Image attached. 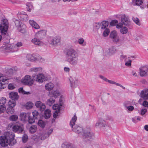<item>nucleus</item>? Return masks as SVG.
Returning <instances> with one entry per match:
<instances>
[{
	"instance_id": "0e129e2a",
	"label": "nucleus",
	"mask_w": 148,
	"mask_h": 148,
	"mask_svg": "<svg viewBox=\"0 0 148 148\" xmlns=\"http://www.w3.org/2000/svg\"><path fill=\"white\" fill-rule=\"evenodd\" d=\"M8 88L9 89L12 90L15 87L12 84H10L8 85Z\"/></svg>"
},
{
	"instance_id": "9b49d317",
	"label": "nucleus",
	"mask_w": 148,
	"mask_h": 148,
	"mask_svg": "<svg viewBox=\"0 0 148 148\" xmlns=\"http://www.w3.org/2000/svg\"><path fill=\"white\" fill-rule=\"evenodd\" d=\"M140 75L141 77L146 76L148 75V66H143L139 69Z\"/></svg>"
},
{
	"instance_id": "a878e982",
	"label": "nucleus",
	"mask_w": 148,
	"mask_h": 148,
	"mask_svg": "<svg viewBox=\"0 0 148 148\" xmlns=\"http://www.w3.org/2000/svg\"><path fill=\"white\" fill-rule=\"evenodd\" d=\"M54 85L52 83H49L45 85V88L46 90L50 91L52 90L54 87Z\"/></svg>"
},
{
	"instance_id": "a211bd4d",
	"label": "nucleus",
	"mask_w": 148,
	"mask_h": 148,
	"mask_svg": "<svg viewBox=\"0 0 148 148\" xmlns=\"http://www.w3.org/2000/svg\"><path fill=\"white\" fill-rule=\"evenodd\" d=\"M60 106H59L58 104L54 105L52 107L53 109L56 110L53 113V115L54 118H56L58 116L60 109Z\"/></svg>"
},
{
	"instance_id": "ea45409f",
	"label": "nucleus",
	"mask_w": 148,
	"mask_h": 148,
	"mask_svg": "<svg viewBox=\"0 0 148 148\" xmlns=\"http://www.w3.org/2000/svg\"><path fill=\"white\" fill-rule=\"evenodd\" d=\"M38 124L39 126L42 128L44 127L45 125V122L41 120H39Z\"/></svg>"
},
{
	"instance_id": "dca6fc26",
	"label": "nucleus",
	"mask_w": 148,
	"mask_h": 148,
	"mask_svg": "<svg viewBox=\"0 0 148 148\" xmlns=\"http://www.w3.org/2000/svg\"><path fill=\"white\" fill-rule=\"evenodd\" d=\"M4 48L7 51H10L12 52L16 51L18 50L16 45L13 44L8 45L6 46Z\"/></svg>"
},
{
	"instance_id": "bf43d9fd",
	"label": "nucleus",
	"mask_w": 148,
	"mask_h": 148,
	"mask_svg": "<svg viewBox=\"0 0 148 148\" xmlns=\"http://www.w3.org/2000/svg\"><path fill=\"white\" fill-rule=\"evenodd\" d=\"M125 64L127 66H130L131 65L132 61L131 60L129 59L125 61Z\"/></svg>"
},
{
	"instance_id": "13d9d810",
	"label": "nucleus",
	"mask_w": 148,
	"mask_h": 148,
	"mask_svg": "<svg viewBox=\"0 0 148 148\" xmlns=\"http://www.w3.org/2000/svg\"><path fill=\"white\" fill-rule=\"evenodd\" d=\"M71 145L67 143H64L62 145V148H70Z\"/></svg>"
},
{
	"instance_id": "6e6552de",
	"label": "nucleus",
	"mask_w": 148,
	"mask_h": 148,
	"mask_svg": "<svg viewBox=\"0 0 148 148\" xmlns=\"http://www.w3.org/2000/svg\"><path fill=\"white\" fill-rule=\"evenodd\" d=\"M121 22L124 25L131 28L132 26L131 25V22L130 21L129 17L125 14L121 15Z\"/></svg>"
},
{
	"instance_id": "20e7f679",
	"label": "nucleus",
	"mask_w": 148,
	"mask_h": 148,
	"mask_svg": "<svg viewBox=\"0 0 148 148\" xmlns=\"http://www.w3.org/2000/svg\"><path fill=\"white\" fill-rule=\"evenodd\" d=\"M47 40L49 44L53 47H56L61 44V37L59 36L49 37Z\"/></svg>"
},
{
	"instance_id": "3c124183",
	"label": "nucleus",
	"mask_w": 148,
	"mask_h": 148,
	"mask_svg": "<svg viewBox=\"0 0 148 148\" xmlns=\"http://www.w3.org/2000/svg\"><path fill=\"white\" fill-rule=\"evenodd\" d=\"M35 119L34 117L33 118L32 117H31L30 116H29L28 117V121L29 123L32 124L34 123L35 122Z\"/></svg>"
},
{
	"instance_id": "f8f14e48",
	"label": "nucleus",
	"mask_w": 148,
	"mask_h": 148,
	"mask_svg": "<svg viewBox=\"0 0 148 148\" xmlns=\"http://www.w3.org/2000/svg\"><path fill=\"white\" fill-rule=\"evenodd\" d=\"M116 51V48L115 47L112 46L108 49H106L104 53L106 56H109L114 54Z\"/></svg>"
},
{
	"instance_id": "37998d69",
	"label": "nucleus",
	"mask_w": 148,
	"mask_h": 148,
	"mask_svg": "<svg viewBox=\"0 0 148 148\" xmlns=\"http://www.w3.org/2000/svg\"><path fill=\"white\" fill-rule=\"evenodd\" d=\"M32 114L33 117L35 119H37L38 116H39V114L38 111L36 110H34L32 112Z\"/></svg>"
},
{
	"instance_id": "412c9836",
	"label": "nucleus",
	"mask_w": 148,
	"mask_h": 148,
	"mask_svg": "<svg viewBox=\"0 0 148 148\" xmlns=\"http://www.w3.org/2000/svg\"><path fill=\"white\" fill-rule=\"evenodd\" d=\"M35 105L41 111L44 110L46 108L45 105L44 104H43L40 101H37L35 103Z\"/></svg>"
},
{
	"instance_id": "603ef678",
	"label": "nucleus",
	"mask_w": 148,
	"mask_h": 148,
	"mask_svg": "<svg viewBox=\"0 0 148 148\" xmlns=\"http://www.w3.org/2000/svg\"><path fill=\"white\" fill-rule=\"evenodd\" d=\"M147 110L146 109H142L141 111L139 112V114L141 116H143L147 112Z\"/></svg>"
},
{
	"instance_id": "bb28decb",
	"label": "nucleus",
	"mask_w": 148,
	"mask_h": 148,
	"mask_svg": "<svg viewBox=\"0 0 148 148\" xmlns=\"http://www.w3.org/2000/svg\"><path fill=\"white\" fill-rule=\"evenodd\" d=\"M108 22L107 21H104L100 23V26L102 29H104L108 28Z\"/></svg>"
},
{
	"instance_id": "4be33fe9",
	"label": "nucleus",
	"mask_w": 148,
	"mask_h": 148,
	"mask_svg": "<svg viewBox=\"0 0 148 148\" xmlns=\"http://www.w3.org/2000/svg\"><path fill=\"white\" fill-rule=\"evenodd\" d=\"M9 97L12 100L14 101L17 100L18 98V95L17 92H11L9 94Z\"/></svg>"
},
{
	"instance_id": "7c9ffc66",
	"label": "nucleus",
	"mask_w": 148,
	"mask_h": 148,
	"mask_svg": "<svg viewBox=\"0 0 148 148\" xmlns=\"http://www.w3.org/2000/svg\"><path fill=\"white\" fill-rule=\"evenodd\" d=\"M51 115V111L49 110H46L45 112L44 117L45 119L49 118Z\"/></svg>"
},
{
	"instance_id": "1a4fd4ad",
	"label": "nucleus",
	"mask_w": 148,
	"mask_h": 148,
	"mask_svg": "<svg viewBox=\"0 0 148 148\" xmlns=\"http://www.w3.org/2000/svg\"><path fill=\"white\" fill-rule=\"evenodd\" d=\"M21 81L23 84L28 86H32L34 83L33 79H32L31 77L29 75H25L24 77L21 79Z\"/></svg>"
},
{
	"instance_id": "f03ea898",
	"label": "nucleus",
	"mask_w": 148,
	"mask_h": 148,
	"mask_svg": "<svg viewBox=\"0 0 148 148\" xmlns=\"http://www.w3.org/2000/svg\"><path fill=\"white\" fill-rule=\"evenodd\" d=\"M66 60L70 64L75 65L78 62V54L75 50L72 48H69L66 50Z\"/></svg>"
},
{
	"instance_id": "2f4dec72",
	"label": "nucleus",
	"mask_w": 148,
	"mask_h": 148,
	"mask_svg": "<svg viewBox=\"0 0 148 148\" xmlns=\"http://www.w3.org/2000/svg\"><path fill=\"white\" fill-rule=\"evenodd\" d=\"M42 70V68L41 67H34L30 69V71L33 73H37L41 72Z\"/></svg>"
},
{
	"instance_id": "8fccbe9b",
	"label": "nucleus",
	"mask_w": 148,
	"mask_h": 148,
	"mask_svg": "<svg viewBox=\"0 0 148 148\" xmlns=\"http://www.w3.org/2000/svg\"><path fill=\"white\" fill-rule=\"evenodd\" d=\"M6 73L7 75L9 76H11L13 73V69H8Z\"/></svg>"
},
{
	"instance_id": "6e6d98bb",
	"label": "nucleus",
	"mask_w": 148,
	"mask_h": 148,
	"mask_svg": "<svg viewBox=\"0 0 148 148\" xmlns=\"http://www.w3.org/2000/svg\"><path fill=\"white\" fill-rule=\"evenodd\" d=\"M5 105H1L0 106V113H3L5 111Z\"/></svg>"
},
{
	"instance_id": "f257e3e1",
	"label": "nucleus",
	"mask_w": 148,
	"mask_h": 148,
	"mask_svg": "<svg viewBox=\"0 0 148 148\" xmlns=\"http://www.w3.org/2000/svg\"><path fill=\"white\" fill-rule=\"evenodd\" d=\"M15 135L12 132H7L4 133L3 136L0 137V144L3 147L9 145L12 146L16 143L14 140Z\"/></svg>"
},
{
	"instance_id": "473e14b6",
	"label": "nucleus",
	"mask_w": 148,
	"mask_h": 148,
	"mask_svg": "<svg viewBox=\"0 0 148 148\" xmlns=\"http://www.w3.org/2000/svg\"><path fill=\"white\" fill-rule=\"evenodd\" d=\"M55 101V99L52 98H50L47 99L46 102V104L49 106H51L54 103Z\"/></svg>"
},
{
	"instance_id": "c756f323",
	"label": "nucleus",
	"mask_w": 148,
	"mask_h": 148,
	"mask_svg": "<svg viewBox=\"0 0 148 148\" xmlns=\"http://www.w3.org/2000/svg\"><path fill=\"white\" fill-rule=\"evenodd\" d=\"M53 131V129H51L48 131L47 134H45L42 136L41 139L42 140H44L48 137L49 135Z\"/></svg>"
},
{
	"instance_id": "864d4df0",
	"label": "nucleus",
	"mask_w": 148,
	"mask_h": 148,
	"mask_svg": "<svg viewBox=\"0 0 148 148\" xmlns=\"http://www.w3.org/2000/svg\"><path fill=\"white\" fill-rule=\"evenodd\" d=\"M6 103V99L4 97H2L0 100V104L1 105H4V104Z\"/></svg>"
},
{
	"instance_id": "72a5a7b5",
	"label": "nucleus",
	"mask_w": 148,
	"mask_h": 148,
	"mask_svg": "<svg viewBox=\"0 0 148 148\" xmlns=\"http://www.w3.org/2000/svg\"><path fill=\"white\" fill-rule=\"evenodd\" d=\"M27 58L29 61L33 62L36 60V58L32 55L28 54L27 56Z\"/></svg>"
},
{
	"instance_id": "5fc2aeb1",
	"label": "nucleus",
	"mask_w": 148,
	"mask_h": 148,
	"mask_svg": "<svg viewBox=\"0 0 148 148\" xmlns=\"http://www.w3.org/2000/svg\"><path fill=\"white\" fill-rule=\"evenodd\" d=\"M126 110H128L129 111H132L134 109V107L132 106H126V105L125 107Z\"/></svg>"
},
{
	"instance_id": "9d476101",
	"label": "nucleus",
	"mask_w": 148,
	"mask_h": 148,
	"mask_svg": "<svg viewBox=\"0 0 148 148\" xmlns=\"http://www.w3.org/2000/svg\"><path fill=\"white\" fill-rule=\"evenodd\" d=\"M12 129L14 132L20 133L23 130V125L20 123H17L13 126Z\"/></svg>"
},
{
	"instance_id": "338daca9",
	"label": "nucleus",
	"mask_w": 148,
	"mask_h": 148,
	"mask_svg": "<svg viewBox=\"0 0 148 148\" xmlns=\"http://www.w3.org/2000/svg\"><path fill=\"white\" fill-rule=\"evenodd\" d=\"M78 42L79 44L82 45L84 42V40L83 38H79L78 39Z\"/></svg>"
},
{
	"instance_id": "f704fd0d",
	"label": "nucleus",
	"mask_w": 148,
	"mask_h": 148,
	"mask_svg": "<svg viewBox=\"0 0 148 148\" xmlns=\"http://www.w3.org/2000/svg\"><path fill=\"white\" fill-rule=\"evenodd\" d=\"M106 82H108V83H109L110 84H114L116 85L117 86H119L122 87L124 89H125V88L122 85H121V84L118 83H117L113 81L110 80H108V79H107Z\"/></svg>"
},
{
	"instance_id": "4c0bfd02",
	"label": "nucleus",
	"mask_w": 148,
	"mask_h": 148,
	"mask_svg": "<svg viewBox=\"0 0 148 148\" xmlns=\"http://www.w3.org/2000/svg\"><path fill=\"white\" fill-rule=\"evenodd\" d=\"M132 20L137 25L140 26V22L139 19L136 17H133Z\"/></svg>"
},
{
	"instance_id": "774afa93",
	"label": "nucleus",
	"mask_w": 148,
	"mask_h": 148,
	"mask_svg": "<svg viewBox=\"0 0 148 148\" xmlns=\"http://www.w3.org/2000/svg\"><path fill=\"white\" fill-rule=\"evenodd\" d=\"M99 77L101 79H102L104 81L106 82L107 81V79L105 77H104V76H103V75H99Z\"/></svg>"
},
{
	"instance_id": "de8ad7c7",
	"label": "nucleus",
	"mask_w": 148,
	"mask_h": 148,
	"mask_svg": "<svg viewBox=\"0 0 148 148\" xmlns=\"http://www.w3.org/2000/svg\"><path fill=\"white\" fill-rule=\"evenodd\" d=\"M78 80L77 79H76L74 81V84H73V82L72 83L70 81L71 87L73 88L76 87L78 84Z\"/></svg>"
},
{
	"instance_id": "69168bd1",
	"label": "nucleus",
	"mask_w": 148,
	"mask_h": 148,
	"mask_svg": "<svg viewBox=\"0 0 148 148\" xmlns=\"http://www.w3.org/2000/svg\"><path fill=\"white\" fill-rule=\"evenodd\" d=\"M142 105L145 107H148V102L146 101H144L143 102Z\"/></svg>"
},
{
	"instance_id": "79ce46f5",
	"label": "nucleus",
	"mask_w": 148,
	"mask_h": 148,
	"mask_svg": "<svg viewBox=\"0 0 148 148\" xmlns=\"http://www.w3.org/2000/svg\"><path fill=\"white\" fill-rule=\"evenodd\" d=\"M10 120L12 121H15L18 119V116L16 115H13L10 117Z\"/></svg>"
},
{
	"instance_id": "a18cd8bd",
	"label": "nucleus",
	"mask_w": 148,
	"mask_h": 148,
	"mask_svg": "<svg viewBox=\"0 0 148 148\" xmlns=\"http://www.w3.org/2000/svg\"><path fill=\"white\" fill-rule=\"evenodd\" d=\"M110 32V29L108 28H107L105 29L103 33V36L104 37L107 36L108 35Z\"/></svg>"
},
{
	"instance_id": "4468645a",
	"label": "nucleus",
	"mask_w": 148,
	"mask_h": 148,
	"mask_svg": "<svg viewBox=\"0 0 148 148\" xmlns=\"http://www.w3.org/2000/svg\"><path fill=\"white\" fill-rule=\"evenodd\" d=\"M110 37L112 41L114 42H117L119 41V38L117 36L116 32L115 31H113L111 32Z\"/></svg>"
},
{
	"instance_id": "a19ab883",
	"label": "nucleus",
	"mask_w": 148,
	"mask_h": 148,
	"mask_svg": "<svg viewBox=\"0 0 148 148\" xmlns=\"http://www.w3.org/2000/svg\"><path fill=\"white\" fill-rule=\"evenodd\" d=\"M33 106V103L30 101L27 102L26 104V108L27 109H29L32 108Z\"/></svg>"
},
{
	"instance_id": "c9c22d12",
	"label": "nucleus",
	"mask_w": 148,
	"mask_h": 148,
	"mask_svg": "<svg viewBox=\"0 0 148 148\" xmlns=\"http://www.w3.org/2000/svg\"><path fill=\"white\" fill-rule=\"evenodd\" d=\"M14 109L12 108L8 107L6 110V112L7 114L10 115L14 113Z\"/></svg>"
},
{
	"instance_id": "393cba45",
	"label": "nucleus",
	"mask_w": 148,
	"mask_h": 148,
	"mask_svg": "<svg viewBox=\"0 0 148 148\" xmlns=\"http://www.w3.org/2000/svg\"><path fill=\"white\" fill-rule=\"evenodd\" d=\"M19 27H20V29H17L19 32L23 33H24L26 32V25L25 24L23 23H21V24H20Z\"/></svg>"
},
{
	"instance_id": "b1692460",
	"label": "nucleus",
	"mask_w": 148,
	"mask_h": 148,
	"mask_svg": "<svg viewBox=\"0 0 148 148\" xmlns=\"http://www.w3.org/2000/svg\"><path fill=\"white\" fill-rule=\"evenodd\" d=\"M140 95L142 98L144 99H148V89H146L141 91Z\"/></svg>"
},
{
	"instance_id": "052dcab7",
	"label": "nucleus",
	"mask_w": 148,
	"mask_h": 148,
	"mask_svg": "<svg viewBox=\"0 0 148 148\" xmlns=\"http://www.w3.org/2000/svg\"><path fill=\"white\" fill-rule=\"evenodd\" d=\"M34 24H33V25H32V27L34 28L35 29H40V27L37 24L36 22Z\"/></svg>"
},
{
	"instance_id": "aec40b11",
	"label": "nucleus",
	"mask_w": 148,
	"mask_h": 148,
	"mask_svg": "<svg viewBox=\"0 0 148 148\" xmlns=\"http://www.w3.org/2000/svg\"><path fill=\"white\" fill-rule=\"evenodd\" d=\"M107 123L105 120L102 119H100L98 122L96 124V126L100 127L103 128L106 127L107 125Z\"/></svg>"
},
{
	"instance_id": "0eeeda50",
	"label": "nucleus",
	"mask_w": 148,
	"mask_h": 148,
	"mask_svg": "<svg viewBox=\"0 0 148 148\" xmlns=\"http://www.w3.org/2000/svg\"><path fill=\"white\" fill-rule=\"evenodd\" d=\"M32 77L34 81L41 83L46 80L44 75L41 73H39L37 75L33 74L32 75Z\"/></svg>"
},
{
	"instance_id": "09e8293b",
	"label": "nucleus",
	"mask_w": 148,
	"mask_h": 148,
	"mask_svg": "<svg viewBox=\"0 0 148 148\" xmlns=\"http://www.w3.org/2000/svg\"><path fill=\"white\" fill-rule=\"evenodd\" d=\"M118 23V21L116 20H112L110 23V25L111 26H114L116 25Z\"/></svg>"
},
{
	"instance_id": "ddd939ff",
	"label": "nucleus",
	"mask_w": 148,
	"mask_h": 148,
	"mask_svg": "<svg viewBox=\"0 0 148 148\" xmlns=\"http://www.w3.org/2000/svg\"><path fill=\"white\" fill-rule=\"evenodd\" d=\"M8 79L4 75H0V89H4V86H3L5 84H8Z\"/></svg>"
},
{
	"instance_id": "39448f33",
	"label": "nucleus",
	"mask_w": 148,
	"mask_h": 148,
	"mask_svg": "<svg viewBox=\"0 0 148 148\" xmlns=\"http://www.w3.org/2000/svg\"><path fill=\"white\" fill-rule=\"evenodd\" d=\"M82 136L85 141L91 140L94 137V134L89 129L84 130Z\"/></svg>"
},
{
	"instance_id": "e2e57ef3",
	"label": "nucleus",
	"mask_w": 148,
	"mask_h": 148,
	"mask_svg": "<svg viewBox=\"0 0 148 148\" xmlns=\"http://www.w3.org/2000/svg\"><path fill=\"white\" fill-rule=\"evenodd\" d=\"M16 47L18 48V50L19 49V47H21L22 46L23 44L21 42H18L16 45Z\"/></svg>"
},
{
	"instance_id": "5701e85b",
	"label": "nucleus",
	"mask_w": 148,
	"mask_h": 148,
	"mask_svg": "<svg viewBox=\"0 0 148 148\" xmlns=\"http://www.w3.org/2000/svg\"><path fill=\"white\" fill-rule=\"evenodd\" d=\"M31 41L34 45L38 46H42L43 45V43L40 40V39H38L35 37L34 38L32 39Z\"/></svg>"
},
{
	"instance_id": "49530a36",
	"label": "nucleus",
	"mask_w": 148,
	"mask_h": 148,
	"mask_svg": "<svg viewBox=\"0 0 148 148\" xmlns=\"http://www.w3.org/2000/svg\"><path fill=\"white\" fill-rule=\"evenodd\" d=\"M14 23L15 27L17 28V29H20V27H19V26L20 25V24H21V23H22V22H20L19 21L17 20H15Z\"/></svg>"
},
{
	"instance_id": "423d86ee",
	"label": "nucleus",
	"mask_w": 148,
	"mask_h": 148,
	"mask_svg": "<svg viewBox=\"0 0 148 148\" xmlns=\"http://www.w3.org/2000/svg\"><path fill=\"white\" fill-rule=\"evenodd\" d=\"M8 23L7 19L1 20L0 25V30L2 35H5L8 28Z\"/></svg>"
},
{
	"instance_id": "680f3d73",
	"label": "nucleus",
	"mask_w": 148,
	"mask_h": 148,
	"mask_svg": "<svg viewBox=\"0 0 148 148\" xmlns=\"http://www.w3.org/2000/svg\"><path fill=\"white\" fill-rule=\"evenodd\" d=\"M124 24L123 23H120L118 24H117L116 25V27L118 29H121L123 26Z\"/></svg>"
},
{
	"instance_id": "cd10ccee",
	"label": "nucleus",
	"mask_w": 148,
	"mask_h": 148,
	"mask_svg": "<svg viewBox=\"0 0 148 148\" xmlns=\"http://www.w3.org/2000/svg\"><path fill=\"white\" fill-rule=\"evenodd\" d=\"M28 115L25 113H22L20 114V117L21 121L23 122H25L27 120Z\"/></svg>"
},
{
	"instance_id": "58836bf2",
	"label": "nucleus",
	"mask_w": 148,
	"mask_h": 148,
	"mask_svg": "<svg viewBox=\"0 0 148 148\" xmlns=\"http://www.w3.org/2000/svg\"><path fill=\"white\" fill-rule=\"evenodd\" d=\"M128 30L127 28L124 27L121 28L120 30V32L123 34H126L128 32Z\"/></svg>"
},
{
	"instance_id": "f3484780",
	"label": "nucleus",
	"mask_w": 148,
	"mask_h": 148,
	"mask_svg": "<svg viewBox=\"0 0 148 148\" xmlns=\"http://www.w3.org/2000/svg\"><path fill=\"white\" fill-rule=\"evenodd\" d=\"M17 15L18 18L21 20L26 21L28 19V16L25 12L18 13Z\"/></svg>"
},
{
	"instance_id": "4d7b16f0",
	"label": "nucleus",
	"mask_w": 148,
	"mask_h": 148,
	"mask_svg": "<svg viewBox=\"0 0 148 148\" xmlns=\"http://www.w3.org/2000/svg\"><path fill=\"white\" fill-rule=\"evenodd\" d=\"M28 139V136L26 135L25 134L24 135L22 138V140L23 142L24 143H25L27 141Z\"/></svg>"
},
{
	"instance_id": "7ed1b4c3",
	"label": "nucleus",
	"mask_w": 148,
	"mask_h": 148,
	"mask_svg": "<svg viewBox=\"0 0 148 148\" xmlns=\"http://www.w3.org/2000/svg\"><path fill=\"white\" fill-rule=\"evenodd\" d=\"M77 118L76 115H74L70 122V125L72 128L73 131L78 134L83 133L84 130L83 128L79 125H75V122L77 119Z\"/></svg>"
},
{
	"instance_id": "e433bc0d",
	"label": "nucleus",
	"mask_w": 148,
	"mask_h": 148,
	"mask_svg": "<svg viewBox=\"0 0 148 148\" xmlns=\"http://www.w3.org/2000/svg\"><path fill=\"white\" fill-rule=\"evenodd\" d=\"M37 130V127L34 125H32L29 129V131L32 133H33L36 132Z\"/></svg>"
},
{
	"instance_id": "6ab92c4d",
	"label": "nucleus",
	"mask_w": 148,
	"mask_h": 148,
	"mask_svg": "<svg viewBox=\"0 0 148 148\" xmlns=\"http://www.w3.org/2000/svg\"><path fill=\"white\" fill-rule=\"evenodd\" d=\"M60 92L57 89L53 90L49 92L48 96L51 97H53L56 98L58 96L60 95Z\"/></svg>"
},
{
	"instance_id": "2eb2a0df",
	"label": "nucleus",
	"mask_w": 148,
	"mask_h": 148,
	"mask_svg": "<svg viewBox=\"0 0 148 148\" xmlns=\"http://www.w3.org/2000/svg\"><path fill=\"white\" fill-rule=\"evenodd\" d=\"M46 34V31L45 30H41L38 32L35 35V37L38 39H42L44 38Z\"/></svg>"
},
{
	"instance_id": "c03bdc74",
	"label": "nucleus",
	"mask_w": 148,
	"mask_h": 148,
	"mask_svg": "<svg viewBox=\"0 0 148 148\" xmlns=\"http://www.w3.org/2000/svg\"><path fill=\"white\" fill-rule=\"evenodd\" d=\"M8 105L9 107H10L13 108L16 105V102L15 101H10L8 102Z\"/></svg>"
},
{
	"instance_id": "c85d7f7f",
	"label": "nucleus",
	"mask_w": 148,
	"mask_h": 148,
	"mask_svg": "<svg viewBox=\"0 0 148 148\" xmlns=\"http://www.w3.org/2000/svg\"><path fill=\"white\" fill-rule=\"evenodd\" d=\"M143 3L142 0H132V3L133 5H140Z\"/></svg>"
}]
</instances>
